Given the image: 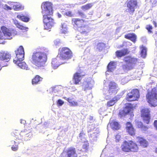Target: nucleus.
<instances>
[{
	"mask_svg": "<svg viewBox=\"0 0 157 157\" xmlns=\"http://www.w3.org/2000/svg\"><path fill=\"white\" fill-rule=\"evenodd\" d=\"M44 52L42 51L33 53L32 55L31 62L33 64L38 67H44L47 61V57L46 52L48 49L44 48Z\"/></svg>",
	"mask_w": 157,
	"mask_h": 157,
	"instance_id": "obj_1",
	"label": "nucleus"
},
{
	"mask_svg": "<svg viewBox=\"0 0 157 157\" xmlns=\"http://www.w3.org/2000/svg\"><path fill=\"white\" fill-rule=\"evenodd\" d=\"M15 52L16 56L13 60V62L21 68L26 70H29V68L25 63L21 61L24 59L25 54L22 46H20Z\"/></svg>",
	"mask_w": 157,
	"mask_h": 157,
	"instance_id": "obj_2",
	"label": "nucleus"
},
{
	"mask_svg": "<svg viewBox=\"0 0 157 157\" xmlns=\"http://www.w3.org/2000/svg\"><path fill=\"white\" fill-rule=\"evenodd\" d=\"M42 13L43 16V21L44 25L49 23V18H51L50 15L53 13L52 4L49 2L43 3L41 5Z\"/></svg>",
	"mask_w": 157,
	"mask_h": 157,
	"instance_id": "obj_3",
	"label": "nucleus"
},
{
	"mask_svg": "<svg viewBox=\"0 0 157 157\" xmlns=\"http://www.w3.org/2000/svg\"><path fill=\"white\" fill-rule=\"evenodd\" d=\"M3 33L0 31V39H10L13 36L16 35L17 32L14 30H10L6 27L3 26L1 27Z\"/></svg>",
	"mask_w": 157,
	"mask_h": 157,
	"instance_id": "obj_4",
	"label": "nucleus"
},
{
	"mask_svg": "<svg viewBox=\"0 0 157 157\" xmlns=\"http://www.w3.org/2000/svg\"><path fill=\"white\" fill-rule=\"evenodd\" d=\"M72 57L71 51L67 48L64 47L59 49V52L57 58L60 60H67Z\"/></svg>",
	"mask_w": 157,
	"mask_h": 157,
	"instance_id": "obj_5",
	"label": "nucleus"
},
{
	"mask_svg": "<svg viewBox=\"0 0 157 157\" xmlns=\"http://www.w3.org/2000/svg\"><path fill=\"white\" fill-rule=\"evenodd\" d=\"M147 102L152 106H157V92L155 88L153 89L151 92H148L146 95Z\"/></svg>",
	"mask_w": 157,
	"mask_h": 157,
	"instance_id": "obj_6",
	"label": "nucleus"
},
{
	"mask_svg": "<svg viewBox=\"0 0 157 157\" xmlns=\"http://www.w3.org/2000/svg\"><path fill=\"white\" fill-rule=\"evenodd\" d=\"M105 82H104V85L105 86L108 85L109 90L108 92L109 94H104V96L106 100H108L110 98V95L112 94H115L117 92V85L116 83L113 82H109L108 81L104 80Z\"/></svg>",
	"mask_w": 157,
	"mask_h": 157,
	"instance_id": "obj_7",
	"label": "nucleus"
},
{
	"mask_svg": "<svg viewBox=\"0 0 157 157\" xmlns=\"http://www.w3.org/2000/svg\"><path fill=\"white\" fill-rule=\"evenodd\" d=\"M124 60L127 64L123 68L127 70L132 69L137 61V59L129 56L125 57Z\"/></svg>",
	"mask_w": 157,
	"mask_h": 157,
	"instance_id": "obj_8",
	"label": "nucleus"
},
{
	"mask_svg": "<svg viewBox=\"0 0 157 157\" xmlns=\"http://www.w3.org/2000/svg\"><path fill=\"white\" fill-rule=\"evenodd\" d=\"M139 91L137 89L133 90L127 94L126 99L128 101H136L139 97Z\"/></svg>",
	"mask_w": 157,
	"mask_h": 157,
	"instance_id": "obj_9",
	"label": "nucleus"
},
{
	"mask_svg": "<svg viewBox=\"0 0 157 157\" xmlns=\"http://www.w3.org/2000/svg\"><path fill=\"white\" fill-rule=\"evenodd\" d=\"M137 6V0H129L127 2V7L128 8L126 9V11L129 12L130 14L132 13Z\"/></svg>",
	"mask_w": 157,
	"mask_h": 157,
	"instance_id": "obj_10",
	"label": "nucleus"
},
{
	"mask_svg": "<svg viewBox=\"0 0 157 157\" xmlns=\"http://www.w3.org/2000/svg\"><path fill=\"white\" fill-rule=\"evenodd\" d=\"M150 110L149 109L145 108L141 111L142 116L143 117V119L145 122L148 124L150 118Z\"/></svg>",
	"mask_w": 157,
	"mask_h": 157,
	"instance_id": "obj_11",
	"label": "nucleus"
},
{
	"mask_svg": "<svg viewBox=\"0 0 157 157\" xmlns=\"http://www.w3.org/2000/svg\"><path fill=\"white\" fill-rule=\"evenodd\" d=\"M11 56L7 52L4 51H0V60L8 62L10 59Z\"/></svg>",
	"mask_w": 157,
	"mask_h": 157,
	"instance_id": "obj_12",
	"label": "nucleus"
},
{
	"mask_svg": "<svg viewBox=\"0 0 157 157\" xmlns=\"http://www.w3.org/2000/svg\"><path fill=\"white\" fill-rule=\"evenodd\" d=\"M94 82L93 80L90 79L87 81H85L83 82L82 85V89L84 90H87L92 88L94 84Z\"/></svg>",
	"mask_w": 157,
	"mask_h": 157,
	"instance_id": "obj_13",
	"label": "nucleus"
},
{
	"mask_svg": "<svg viewBox=\"0 0 157 157\" xmlns=\"http://www.w3.org/2000/svg\"><path fill=\"white\" fill-rule=\"evenodd\" d=\"M9 4L14 10H21L24 9V6L18 2H9Z\"/></svg>",
	"mask_w": 157,
	"mask_h": 157,
	"instance_id": "obj_14",
	"label": "nucleus"
},
{
	"mask_svg": "<svg viewBox=\"0 0 157 157\" xmlns=\"http://www.w3.org/2000/svg\"><path fill=\"white\" fill-rule=\"evenodd\" d=\"M99 132L97 130H95V132L90 135L89 138L90 141L92 143L96 141L97 140V138L99 135Z\"/></svg>",
	"mask_w": 157,
	"mask_h": 157,
	"instance_id": "obj_15",
	"label": "nucleus"
},
{
	"mask_svg": "<svg viewBox=\"0 0 157 157\" xmlns=\"http://www.w3.org/2000/svg\"><path fill=\"white\" fill-rule=\"evenodd\" d=\"M83 76L81 73H76L74 76L73 81L76 84H78L82 78V76Z\"/></svg>",
	"mask_w": 157,
	"mask_h": 157,
	"instance_id": "obj_16",
	"label": "nucleus"
},
{
	"mask_svg": "<svg viewBox=\"0 0 157 157\" xmlns=\"http://www.w3.org/2000/svg\"><path fill=\"white\" fill-rule=\"evenodd\" d=\"M67 153V157H77V155L74 148L71 147L68 148Z\"/></svg>",
	"mask_w": 157,
	"mask_h": 157,
	"instance_id": "obj_17",
	"label": "nucleus"
},
{
	"mask_svg": "<svg viewBox=\"0 0 157 157\" xmlns=\"http://www.w3.org/2000/svg\"><path fill=\"white\" fill-rule=\"evenodd\" d=\"M116 63L114 62H111L108 64L107 66L108 71L106 72V74H109L108 72H112L116 68Z\"/></svg>",
	"mask_w": 157,
	"mask_h": 157,
	"instance_id": "obj_18",
	"label": "nucleus"
},
{
	"mask_svg": "<svg viewBox=\"0 0 157 157\" xmlns=\"http://www.w3.org/2000/svg\"><path fill=\"white\" fill-rule=\"evenodd\" d=\"M126 128L127 132L130 135L133 136L135 134V130L130 123H127Z\"/></svg>",
	"mask_w": 157,
	"mask_h": 157,
	"instance_id": "obj_19",
	"label": "nucleus"
},
{
	"mask_svg": "<svg viewBox=\"0 0 157 157\" xmlns=\"http://www.w3.org/2000/svg\"><path fill=\"white\" fill-rule=\"evenodd\" d=\"M130 151L136 152L138 147L137 145L132 141H129Z\"/></svg>",
	"mask_w": 157,
	"mask_h": 157,
	"instance_id": "obj_20",
	"label": "nucleus"
},
{
	"mask_svg": "<svg viewBox=\"0 0 157 157\" xmlns=\"http://www.w3.org/2000/svg\"><path fill=\"white\" fill-rule=\"evenodd\" d=\"M78 30L81 33L86 35L90 31V28L86 26H84L78 29Z\"/></svg>",
	"mask_w": 157,
	"mask_h": 157,
	"instance_id": "obj_21",
	"label": "nucleus"
},
{
	"mask_svg": "<svg viewBox=\"0 0 157 157\" xmlns=\"http://www.w3.org/2000/svg\"><path fill=\"white\" fill-rule=\"evenodd\" d=\"M138 139V142L140 145L144 147H147L148 145V142L145 139L140 136L137 137Z\"/></svg>",
	"mask_w": 157,
	"mask_h": 157,
	"instance_id": "obj_22",
	"label": "nucleus"
},
{
	"mask_svg": "<svg viewBox=\"0 0 157 157\" xmlns=\"http://www.w3.org/2000/svg\"><path fill=\"white\" fill-rule=\"evenodd\" d=\"M84 21L78 18H73L72 20V22L77 25L78 28L82 27Z\"/></svg>",
	"mask_w": 157,
	"mask_h": 157,
	"instance_id": "obj_23",
	"label": "nucleus"
},
{
	"mask_svg": "<svg viewBox=\"0 0 157 157\" xmlns=\"http://www.w3.org/2000/svg\"><path fill=\"white\" fill-rule=\"evenodd\" d=\"M64 63H65V62H57V59L54 58L52 60L51 63L52 66L54 69H56L60 64H63Z\"/></svg>",
	"mask_w": 157,
	"mask_h": 157,
	"instance_id": "obj_24",
	"label": "nucleus"
},
{
	"mask_svg": "<svg viewBox=\"0 0 157 157\" xmlns=\"http://www.w3.org/2000/svg\"><path fill=\"white\" fill-rule=\"evenodd\" d=\"M129 141L128 142L124 141L121 146V148L123 151L125 152H130Z\"/></svg>",
	"mask_w": 157,
	"mask_h": 157,
	"instance_id": "obj_25",
	"label": "nucleus"
},
{
	"mask_svg": "<svg viewBox=\"0 0 157 157\" xmlns=\"http://www.w3.org/2000/svg\"><path fill=\"white\" fill-rule=\"evenodd\" d=\"M63 89L60 86H56L55 87H52L49 89V90L50 92H52L53 93H54L56 92L59 93Z\"/></svg>",
	"mask_w": 157,
	"mask_h": 157,
	"instance_id": "obj_26",
	"label": "nucleus"
},
{
	"mask_svg": "<svg viewBox=\"0 0 157 157\" xmlns=\"http://www.w3.org/2000/svg\"><path fill=\"white\" fill-rule=\"evenodd\" d=\"M116 53L117 57H121L128 54V51L127 49H124L121 51H117Z\"/></svg>",
	"mask_w": 157,
	"mask_h": 157,
	"instance_id": "obj_27",
	"label": "nucleus"
},
{
	"mask_svg": "<svg viewBox=\"0 0 157 157\" xmlns=\"http://www.w3.org/2000/svg\"><path fill=\"white\" fill-rule=\"evenodd\" d=\"M126 38L129 39L134 43H135L136 38V36L134 33H128L125 35Z\"/></svg>",
	"mask_w": 157,
	"mask_h": 157,
	"instance_id": "obj_28",
	"label": "nucleus"
},
{
	"mask_svg": "<svg viewBox=\"0 0 157 157\" xmlns=\"http://www.w3.org/2000/svg\"><path fill=\"white\" fill-rule=\"evenodd\" d=\"M49 23H48L46 25L44 26L45 29H46L48 30V29L51 28L55 24L54 20L52 18H49Z\"/></svg>",
	"mask_w": 157,
	"mask_h": 157,
	"instance_id": "obj_29",
	"label": "nucleus"
},
{
	"mask_svg": "<svg viewBox=\"0 0 157 157\" xmlns=\"http://www.w3.org/2000/svg\"><path fill=\"white\" fill-rule=\"evenodd\" d=\"M131 108L126 106L123 110L121 111L119 113V116L121 117L127 114L130 112L131 111Z\"/></svg>",
	"mask_w": 157,
	"mask_h": 157,
	"instance_id": "obj_30",
	"label": "nucleus"
},
{
	"mask_svg": "<svg viewBox=\"0 0 157 157\" xmlns=\"http://www.w3.org/2000/svg\"><path fill=\"white\" fill-rule=\"evenodd\" d=\"M120 98V97H118V96L114 97L112 99L110 100L107 102V106L110 107L113 105Z\"/></svg>",
	"mask_w": 157,
	"mask_h": 157,
	"instance_id": "obj_31",
	"label": "nucleus"
},
{
	"mask_svg": "<svg viewBox=\"0 0 157 157\" xmlns=\"http://www.w3.org/2000/svg\"><path fill=\"white\" fill-rule=\"evenodd\" d=\"M70 104V106H78V103L76 101H74L73 98H67L65 97L64 98Z\"/></svg>",
	"mask_w": 157,
	"mask_h": 157,
	"instance_id": "obj_32",
	"label": "nucleus"
},
{
	"mask_svg": "<svg viewBox=\"0 0 157 157\" xmlns=\"http://www.w3.org/2000/svg\"><path fill=\"white\" fill-rule=\"evenodd\" d=\"M109 126L113 130H118L120 128V126L118 123L115 121L109 124L108 127Z\"/></svg>",
	"mask_w": 157,
	"mask_h": 157,
	"instance_id": "obj_33",
	"label": "nucleus"
},
{
	"mask_svg": "<svg viewBox=\"0 0 157 157\" xmlns=\"http://www.w3.org/2000/svg\"><path fill=\"white\" fill-rule=\"evenodd\" d=\"M17 17L22 21L28 22L29 21V18L26 16L21 14L18 15L17 16Z\"/></svg>",
	"mask_w": 157,
	"mask_h": 157,
	"instance_id": "obj_34",
	"label": "nucleus"
},
{
	"mask_svg": "<svg viewBox=\"0 0 157 157\" xmlns=\"http://www.w3.org/2000/svg\"><path fill=\"white\" fill-rule=\"evenodd\" d=\"M140 50L141 51V56L144 58H145L146 55V48L145 47L142 46L140 47Z\"/></svg>",
	"mask_w": 157,
	"mask_h": 157,
	"instance_id": "obj_35",
	"label": "nucleus"
},
{
	"mask_svg": "<svg viewBox=\"0 0 157 157\" xmlns=\"http://www.w3.org/2000/svg\"><path fill=\"white\" fill-rule=\"evenodd\" d=\"M42 78L39 75H36L35 78L33 79L32 83L33 84H36L42 80Z\"/></svg>",
	"mask_w": 157,
	"mask_h": 157,
	"instance_id": "obj_36",
	"label": "nucleus"
},
{
	"mask_svg": "<svg viewBox=\"0 0 157 157\" xmlns=\"http://www.w3.org/2000/svg\"><path fill=\"white\" fill-rule=\"evenodd\" d=\"M93 6V4L92 3H89L86 5L82 6V9L84 10H86L89 9L91 8Z\"/></svg>",
	"mask_w": 157,
	"mask_h": 157,
	"instance_id": "obj_37",
	"label": "nucleus"
},
{
	"mask_svg": "<svg viewBox=\"0 0 157 157\" xmlns=\"http://www.w3.org/2000/svg\"><path fill=\"white\" fill-rule=\"evenodd\" d=\"M105 44L103 43H99L97 45V48L99 51H101L105 47Z\"/></svg>",
	"mask_w": 157,
	"mask_h": 157,
	"instance_id": "obj_38",
	"label": "nucleus"
},
{
	"mask_svg": "<svg viewBox=\"0 0 157 157\" xmlns=\"http://www.w3.org/2000/svg\"><path fill=\"white\" fill-rule=\"evenodd\" d=\"M78 13L79 15L82 18L86 19L89 18L83 12L81 11H78Z\"/></svg>",
	"mask_w": 157,
	"mask_h": 157,
	"instance_id": "obj_39",
	"label": "nucleus"
},
{
	"mask_svg": "<svg viewBox=\"0 0 157 157\" xmlns=\"http://www.w3.org/2000/svg\"><path fill=\"white\" fill-rule=\"evenodd\" d=\"M3 8L6 10H10L12 9V7L9 6L6 4H4L2 5Z\"/></svg>",
	"mask_w": 157,
	"mask_h": 157,
	"instance_id": "obj_40",
	"label": "nucleus"
},
{
	"mask_svg": "<svg viewBox=\"0 0 157 157\" xmlns=\"http://www.w3.org/2000/svg\"><path fill=\"white\" fill-rule=\"evenodd\" d=\"M136 125L139 128H143V125L142 123L141 122H138L136 124Z\"/></svg>",
	"mask_w": 157,
	"mask_h": 157,
	"instance_id": "obj_41",
	"label": "nucleus"
},
{
	"mask_svg": "<svg viewBox=\"0 0 157 157\" xmlns=\"http://www.w3.org/2000/svg\"><path fill=\"white\" fill-rule=\"evenodd\" d=\"M20 29L21 30H26L28 29V28L27 27H25L22 25H21V24L19 25V26L17 27Z\"/></svg>",
	"mask_w": 157,
	"mask_h": 157,
	"instance_id": "obj_42",
	"label": "nucleus"
},
{
	"mask_svg": "<svg viewBox=\"0 0 157 157\" xmlns=\"http://www.w3.org/2000/svg\"><path fill=\"white\" fill-rule=\"evenodd\" d=\"M146 28L148 30L149 32L151 33V30L152 29V27L150 25H147L146 27Z\"/></svg>",
	"mask_w": 157,
	"mask_h": 157,
	"instance_id": "obj_43",
	"label": "nucleus"
},
{
	"mask_svg": "<svg viewBox=\"0 0 157 157\" xmlns=\"http://www.w3.org/2000/svg\"><path fill=\"white\" fill-rule=\"evenodd\" d=\"M57 103L59 106H60L63 104L64 101L61 99H59L58 100Z\"/></svg>",
	"mask_w": 157,
	"mask_h": 157,
	"instance_id": "obj_44",
	"label": "nucleus"
},
{
	"mask_svg": "<svg viewBox=\"0 0 157 157\" xmlns=\"http://www.w3.org/2000/svg\"><path fill=\"white\" fill-rule=\"evenodd\" d=\"M65 14L67 16L71 17L72 16L73 14L70 11H69L65 13Z\"/></svg>",
	"mask_w": 157,
	"mask_h": 157,
	"instance_id": "obj_45",
	"label": "nucleus"
},
{
	"mask_svg": "<svg viewBox=\"0 0 157 157\" xmlns=\"http://www.w3.org/2000/svg\"><path fill=\"white\" fill-rule=\"evenodd\" d=\"M84 134L83 133H80L79 134V138L81 140L84 139Z\"/></svg>",
	"mask_w": 157,
	"mask_h": 157,
	"instance_id": "obj_46",
	"label": "nucleus"
},
{
	"mask_svg": "<svg viewBox=\"0 0 157 157\" xmlns=\"http://www.w3.org/2000/svg\"><path fill=\"white\" fill-rule=\"evenodd\" d=\"M61 32L63 33H66L67 32V28H64L63 29H61Z\"/></svg>",
	"mask_w": 157,
	"mask_h": 157,
	"instance_id": "obj_47",
	"label": "nucleus"
},
{
	"mask_svg": "<svg viewBox=\"0 0 157 157\" xmlns=\"http://www.w3.org/2000/svg\"><path fill=\"white\" fill-rule=\"evenodd\" d=\"M13 22L17 27H18L20 25V23H19L18 21L17 20H14Z\"/></svg>",
	"mask_w": 157,
	"mask_h": 157,
	"instance_id": "obj_48",
	"label": "nucleus"
},
{
	"mask_svg": "<svg viewBox=\"0 0 157 157\" xmlns=\"http://www.w3.org/2000/svg\"><path fill=\"white\" fill-rule=\"evenodd\" d=\"M128 80L127 79H126V78H125L124 79H123L121 80V83L122 84H125V83H126L128 82Z\"/></svg>",
	"mask_w": 157,
	"mask_h": 157,
	"instance_id": "obj_49",
	"label": "nucleus"
},
{
	"mask_svg": "<svg viewBox=\"0 0 157 157\" xmlns=\"http://www.w3.org/2000/svg\"><path fill=\"white\" fill-rule=\"evenodd\" d=\"M12 149L13 151H16L18 149V147L17 146L15 145V146H13L12 147Z\"/></svg>",
	"mask_w": 157,
	"mask_h": 157,
	"instance_id": "obj_50",
	"label": "nucleus"
},
{
	"mask_svg": "<svg viewBox=\"0 0 157 157\" xmlns=\"http://www.w3.org/2000/svg\"><path fill=\"white\" fill-rule=\"evenodd\" d=\"M67 28V25L65 23H62L61 29Z\"/></svg>",
	"mask_w": 157,
	"mask_h": 157,
	"instance_id": "obj_51",
	"label": "nucleus"
},
{
	"mask_svg": "<svg viewBox=\"0 0 157 157\" xmlns=\"http://www.w3.org/2000/svg\"><path fill=\"white\" fill-rule=\"evenodd\" d=\"M121 136L120 135H117L116 136V142H118L119 141V140Z\"/></svg>",
	"mask_w": 157,
	"mask_h": 157,
	"instance_id": "obj_52",
	"label": "nucleus"
},
{
	"mask_svg": "<svg viewBox=\"0 0 157 157\" xmlns=\"http://www.w3.org/2000/svg\"><path fill=\"white\" fill-rule=\"evenodd\" d=\"M88 146V145L87 144V142H85V144L83 145V147L84 149H86V147Z\"/></svg>",
	"mask_w": 157,
	"mask_h": 157,
	"instance_id": "obj_53",
	"label": "nucleus"
},
{
	"mask_svg": "<svg viewBox=\"0 0 157 157\" xmlns=\"http://www.w3.org/2000/svg\"><path fill=\"white\" fill-rule=\"evenodd\" d=\"M120 31V28H117L116 30V33L118 35Z\"/></svg>",
	"mask_w": 157,
	"mask_h": 157,
	"instance_id": "obj_54",
	"label": "nucleus"
},
{
	"mask_svg": "<svg viewBox=\"0 0 157 157\" xmlns=\"http://www.w3.org/2000/svg\"><path fill=\"white\" fill-rule=\"evenodd\" d=\"M154 126L157 130V121L155 120L154 122Z\"/></svg>",
	"mask_w": 157,
	"mask_h": 157,
	"instance_id": "obj_55",
	"label": "nucleus"
},
{
	"mask_svg": "<svg viewBox=\"0 0 157 157\" xmlns=\"http://www.w3.org/2000/svg\"><path fill=\"white\" fill-rule=\"evenodd\" d=\"M32 136L31 134L29 133L25 135V137H29V138H30Z\"/></svg>",
	"mask_w": 157,
	"mask_h": 157,
	"instance_id": "obj_56",
	"label": "nucleus"
},
{
	"mask_svg": "<svg viewBox=\"0 0 157 157\" xmlns=\"http://www.w3.org/2000/svg\"><path fill=\"white\" fill-rule=\"evenodd\" d=\"M25 121L24 120L21 119V120L20 122L21 124H25Z\"/></svg>",
	"mask_w": 157,
	"mask_h": 157,
	"instance_id": "obj_57",
	"label": "nucleus"
},
{
	"mask_svg": "<svg viewBox=\"0 0 157 157\" xmlns=\"http://www.w3.org/2000/svg\"><path fill=\"white\" fill-rule=\"evenodd\" d=\"M57 15L59 18H60L61 17V15L59 13H57Z\"/></svg>",
	"mask_w": 157,
	"mask_h": 157,
	"instance_id": "obj_58",
	"label": "nucleus"
},
{
	"mask_svg": "<svg viewBox=\"0 0 157 157\" xmlns=\"http://www.w3.org/2000/svg\"><path fill=\"white\" fill-rule=\"evenodd\" d=\"M153 24L154 25L155 27L156 26V24L155 21H153Z\"/></svg>",
	"mask_w": 157,
	"mask_h": 157,
	"instance_id": "obj_59",
	"label": "nucleus"
},
{
	"mask_svg": "<svg viewBox=\"0 0 157 157\" xmlns=\"http://www.w3.org/2000/svg\"><path fill=\"white\" fill-rule=\"evenodd\" d=\"M155 152L157 154V148H156L155 150Z\"/></svg>",
	"mask_w": 157,
	"mask_h": 157,
	"instance_id": "obj_60",
	"label": "nucleus"
},
{
	"mask_svg": "<svg viewBox=\"0 0 157 157\" xmlns=\"http://www.w3.org/2000/svg\"><path fill=\"white\" fill-rule=\"evenodd\" d=\"M103 153H102V154L101 155L100 157H103Z\"/></svg>",
	"mask_w": 157,
	"mask_h": 157,
	"instance_id": "obj_61",
	"label": "nucleus"
},
{
	"mask_svg": "<svg viewBox=\"0 0 157 157\" xmlns=\"http://www.w3.org/2000/svg\"><path fill=\"white\" fill-rule=\"evenodd\" d=\"M109 15H109V14H107L106 15V16H109Z\"/></svg>",
	"mask_w": 157,
	"mask_h": 157,
	"instance_id": "obj_62",
	"label": "nucleus"
},
{
	"mask_svg": "<svg viewBox=\"0 0 157 157\" xmlns=\"http://www.w3.org/2000/svg\"><path fill=\"white\" fill-rule=\"evenodd\" d=\"M3 43V42H0V44H2Z\"/></svg>",
	"mask_w": 157,
	"mask_h": 157,
	"instance_id": "obj_63",
	"label": "nucleus"
},
{
	"mask_svg": "<svg viewBox=\"0 0 157 157\" xmlns=\"http://www.w3.org/2000/svg\"><path fill=\"white\" fill-rule=\"evenodd\" d=\"M55 44H56V45H57V44H58V43H56V42H55Z\"/></svg>",
	"mask_w": 157,
	"mask_h": 157,
	"instance_id": "obj_64",
	"label": "nucleus"
}]
</instances>
